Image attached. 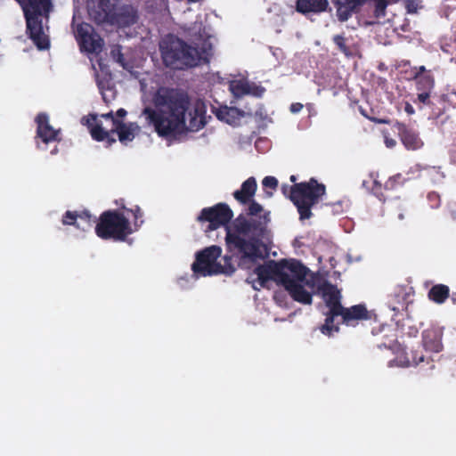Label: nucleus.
Segmentation results:
<instances>
[{
  "label": "nucleus",
  "instance_id": "f257e3e1",
  "mask_svg": "<svg viewBox=\"0 0 456 456\" xmlns=\"http://www.w3.org/2000/svg\"><path fill=\"white\" fill-rule=\"evenodd\" d=\"M152 102L155 109L145 107L142 115L160 136H170L183 130L199 131L205 125L197 110L193 114L189 112L190 119L186 124L191 101L188 94L181 89L160 87L154 94Z\"/></svg>",
  "mask_w": 456,
  "mask_h": 456
},
{
  "label": "nucleus",
  "instance_id": "f03ea898",
  "mask_svg": "<svg viewBox=\"0 0 456 456\" xmlns=\"http://www.w3.org/2000/svg\"><path fill=\"white\" fill-rule=\"evenodd\" d=\"M268 222V214L250 218L240 214L230 226H226L224 240L229 255L224 256H230L231 263L232 258H237L240 265L263 258L260 239L266 232Z\"/></svg>",
  "mask_w": 456,
  "mask_h": 456
},
{
  "label": "nucleus",
  "instance_id": "7ed1b4c3",
  "mask_svg": "<svg viewBox=\"0 0 456 456\" xmlns=\"http://www.w3.org/2000/svg\"><path fill=\"white\" fill-rule=\"evenodd\" d=\"M159 51L164 65L172 69L184 70L207 61L204 48L192 46L174 35L161 40Z\"/></svg>",
  "mask_w": 456,
  "mask_h": 456
},
{
  "label": "nucleus",
  "instance_id": "20e7f679",
  "mask_svg": "<svg viewBox=\"0 0 456 456\" xmlns=\"http://www.w3.org/2000/svg\"><path fill=\"white\" fill-rule=\"evenodd\" d=\"M282 193L295 205L301 221L312 217V208L322 200L326 193V186L312 177L307 182H301L291 186L283 184Z\"/></svg>",
  "mask_w": 456,
  "mask_h": 456
},
{
  "label": "nucleus",
  "instance_id": "39448f33",
  "mask_svg": "<svg viewBox=\"0 0 456 456\" xmlns=\"http://www.w3.org/2000/svg\"><path fill=\"white\" fill-rule=\"evenodd\" d=\"M307 267L296 259L268 260L263 265H257L254 270L261 288H265L270 281L282 286L289 273L297 278H302L307 274Z\"/></svg>",
  "mask_w": 456,
  "mask_h": 456
},
{
  "label": "nucleus",
  "instance_id": "423d86ee",
  "mask_svg": "<svg viewBox=\"0 0 456 456\" xmlns=\"http://www.w3.org/2000/svg\"><path fill=\"white\" fill-rule=\"evenodd\" d=\"M95 233L102 240L125 241L133 233L129 219L118 209L103 211L95 225Z\"/></svg>",
  "mask_w": 456,
  "mask_h": 456
},
{
  "label": "nucleus",
  "instance_id": "0eeeda50",
  "mask_svg": "<svg viewBox=\"0 0 456 456\" xmlns=\"http://www.w3.org/2000/svg\"><path fill=\"white\" fill-rule=\"evenodd\" d=\"M222 254V248L219 246L212 245L204 248L196 254L195 262L191 265L194 273L201 276L214 274L232 275L236 267L231 263L230 256H224V264L216 260Z\"/></svg>",
  "mask_w": 456,
  "mask_h": 456
},
{
  "label": "nucleus",
  "instance_id": "6e6552de",
  "mask_svg": "<svg viewBox=\"0 0 456 456\" xmlns=\"http://www.w3.org/2000/svg\"><path fill=\"white\" fill-rule=\"evenodd\" d=\"M96 115H92V119L95 124L88 122L90 134L96 142H105L107 147L116 142V139L113 136L114 134H118V140L122 144L126 145L127 142H132L135 135L141 131V127L136 122L125 123L123 120L115 121L116 126H111L108 130L102 126V123L96 122Z\"/></svg>",
  "mask_w": 456,
  "mask_h": 456
},
{
  "label": "nucleus",
  "instance_id": "1a4fd4ad",
  "mask_svg": "<svg viewBox=\"0 0 456 456\" xmlns=\"http://www.w3.org/2000/svg\"><path fill=\"white\" fill-rule=\"evenodd\" d=\"M320 292L329 310L324 314L326 318L324 323L319 327L320 331L328 337L338 333L340 330L339 323H335V318L338 317L339 311L343 306L341 304V292L336 285L330 282H324L320 287Z\"/></svg>",
  "mask_w": 456,
  "mask_h": 456
},
{
  "label": "nucleus",
  "instance_id": "9d476101",
  "mask_svg": "<svg viewBox=\"0 0 456 456\" xmlns=\"http://www.w3.org/2000/svg\"><path fill=\"white\" fill-rule=\"evenodd\" d=\"M339 21H346L354 13H357L365 4L373 5V15L376 19L384 18L389 4L387 0H331Z\"/></svg>",
  "mask_w": 456,
  "mask_h": 456
},
{
  "label": "nucleus",
  "instance_id": "9b49d317",
  "mask_svg": "<svg viewBox=\"0 0 456 456\" xmlns=\"http://www.w3.org/2000/svg\"><path fill=\"white\" fill-rule=\"evenodd\" d=\"M233 212L226 203H217L213 207L201 209L197 220L208 223L207 232L214 231L221 226H230Z\"/></svg>",
  "mask_w": 456,
  "mask_h": 456
},
{
  "label": "nucleus",
  "instance_id": "f8f14e48",
  "mask_svg": "<svg viewBox=\"0 0 456 456\" xmlns=\"http://www.w3.org/2000/svg\"><path fill=\"white\" fill-rule=\"evenodd\" d=\"M257 183L255 177H248L244 181L240 190L233 192L234 199L241 205H248L246 213L244 214L248 218L258 217L263 216L264 208L262 205L254 200Z\"/></svg>",
  "mask_w": 456,
  "mask_h": 456
},
{
  "label": "nucleus",
  "instance_id": "ddd939ff",
  "mask_svg": "<svg viewBox=\"0 0 456 456\" xmlns=\"http://www.w3.org/2000/svg\"><path fill=\"white\" fill-rule=\"evenodd\" d=\"M27 34L39 50L48 49L50 42L48 37L44 33L41 16L31 15L26 12Z\"/></svg>",
  "mask_w": 456,
  "mask_h": 456
},
{
  "label": "nucleus",
  "instance_id": "4468645a",
  "mask_svg": "<svg viewBox=\"0 0 456 456\" xmlns=\"http://www.w3.org/2000/svg\"><path fill=\"white\" fill-rule=\"evenodd\" d=\"M37 123L36 143L38 149H43L40 142L48 144L59 141V130L54 129L49 123V117L46 113L37 114L35 119Z\"/></svg>",
  "mask_w": 456,
  "mask_h": 456
},
{
  "label": "nucleus",
  "instance_id": "2eb2a0df",
  "mask_svg": "<svg viewBox=\"0 0 456 456\" xmlns=\"http://www.w3.org/2000/svg\"><path fill=\"white\" fill-rule=\"evenodd\" d=\"M305 276L306 274L302 278H297L289 273L282 287H284L295 301L304 305H311L313 295L308 292L302 284L305 280Z\"/></svg>",
  "mask_w": 456,
  "mask_h": 456
},
{
  "label": "nucleus",
  "instance_id": "dca6fc26",
  "mask_svg": "<svg viewBox=\"0 0 456 456\" xmlns=\"http://www.w3.org/2000/svg\"><path fill=\"white\" fill-rule=\"evenodd\" d=\"M393 128L397 132L402 143L407 150L416 151L423 146V142L415 129L399 121L394 123Z\"/></svg>",
  "mask_w": 456,
  "mask_h": 456
},
{
  "label": "nucleus",
  "instance_id": "f3484780",
  "mask_svg": "<svg viewBox=\"0 0 456 456\" xmlns=\"http://www.w3.org/2000/svg\"><path fill=\"white\" fill-rule=\"evenodd\" d=\"M87 10L90 18L97 24L109 21L112 5L110 0H88Z\"/></svg>",
  "mask_w": 456,
  "mask_h": 456
},
{
  "label": "nucleus",
  "instance_id": "a211bd4d",
  "mask_svg": "<svg viewBox=\"0 0 456 456\" xmlns=\"http://www.w3.org/2000/svg\"><path fill=\"white\" fill-rule=\"evenodd\" d=\"M338 316L342 319V323L346 326H355L361 321L369 320L370 313L365 305L359 304L350 307L342 306Z\"/></svg>",
  "mask_w": 456,
  "mask_h": 456
},
{
  "label": "nucleus",
  "instance_id": "6ab92c4d",
  "mask_svg": "<svg viewBox=\"0 0 456 456\" xmlns=\"http://www.w3.org/2000/svg\"><path fill=\"white\" fill-rule=\"evenodd\" d=\"M443 330L437 327H431L422 333L423 346L427 351L439 353L443 349Z\"/></svg>",
  "mask_w": 456,
  "mask_h": 456
},
{
  "label": "nucleus",
  "instance_id": "aec40b11",
  "mask_svg": "<svg viewBox=\"0 0 456 456\" xmlns=\"http://www.w3.org/2000/svg\"><path fill=\"white\" fill-rule=\"evenodd\" d=\"M410 294L404 287H396L387 298L388 307L395 312V314L407 309Z\"/></svg>",
  "mask_w": 456,
  "mask_h": 456
},
{
  "label": "nucleus",
  "instance_id": "412c9836",
  "mask_svg": "<svg viewBox=\"0 0 456 456\" xmlns=\"http://www.w3.org/2000/svg\"><path fill=\"white\" fill-rule=\"evenodd\" d=\"M328 6V0H297L296 2L297 12L303 14L325 12Z\"/></svg>",
  "mask_w": 456,
  "mask_h": 456
},
{
  "label": "nucleus",
  "instance_id": "4be33fe9",
  "mask_svg": "<svg viewBox=\"0 0 456 456\" xmlns=\"http://www.w3.org/2000/svg\"><path fill=\"white\" fill-rule=\"evenodd\" d=\"M216 115L219 120L224 121L232 126H237L241 118L244 117V112L235 107L224 106L217 110Z\"/></svg>",
  "mask_w": 456,
  "mask_h": 456
},
{
  "label": "nucleus",
  "instance_id": "5701e85b",
  "mask_svg": "<svg viewBox=\"0 0 456 456\" xmlns=\"http://www.w3.org/2000/svg\"><path fill=\"white\" fill-rule=\"evenodd\" d=\"M380 331L384 333V335L382 337L384 338V341L378 344V347L380 349L381 348H387V349H390V350L395 349L397 346L396 330L395 329L391 328L390 326H382Z\"/></svg>",
  "mask_w": 456,
  "mask_h": 456
},
{
  "label": "nucleus",
  "instance_id": "b1692460",
  "mask_svg": "<svg viewBox=\"0 0 456 456\" xmlns=\"http://www.w3.org/2000/svg\"><path fill=\"white\" fill-rule=\"evenodd\" d=\"M428 296L431 301L443 304L450 296V289L447 285L436 284L429 289Z\"/></svg>",
  "mask_w": 456,
  "mask_h": 456
},
{
  "label": "nucleus",
  "instance_id": "393cba45",
  "mask_svg": "<svg viewBox=\"0 0 456 456\" xmlns=\"http://www.w3.org/2000/svg\"><path fill=\"white\" fill-rule=\"evenodd\" d=\"M396 185V180L395 178H389L384 186L377 180H374L373 185L371 188L372 194L377 197L380 201L385 202L387 200V196L384 194L383 191L393 190Z\"/></svg>",
  "mask_w": 456,
  "mask_h": 456
},
{
  "label": "nucleus",
  "instance_id": "a878e982",
  "mask_svg": "<svg viewBox=\"0 0 456 456\" xmlns=\"http://www.w3.org/2000/svg\"><path fill=\"white\" fill-rule=\"evenodd\" d=\"M84 38L80 40L81 48L88 53H96L102 50L101 38H97L95 35H84Z\"/></svg>",
  "mask_w": 456,
  "mask_h": 456
},
{
  "label": "nucleus",
  "instance_id": "bb28decb",
  "mask_svg": "<svg viewBox=\"0 0 456 456\" xmlns=\"http://www.w3.org/2000/svg\"><path fill=\"white\" fill-rule=\"evenodd\" d=\"M417 92H433L435 88V77L432 74L413 77Z\"/></svg>",
  "mask_w": 456,
  "mask_h": 456
},
{
  "label": "nucleus",
  "instance_id": "cd10ccee",
  "mask_svg": "<svg viewBox=\"0 0 456 456\" xmlns=\"http://www.w3.org/2000/svg\"><path fill=\"white\" fill-rule=\"evenodd\" d=\"M430 110V116L434 118H439L441 116L445 114L449 106L447 102H440V95L433 97V100L428 106Z\"/></svg>",
  "mask_w": 456,
  "mask_h": 456
},
{
  "label": "nucleus",
  "instance_id": "c85d7f7f",
  "mask_svg": "<svg viewBox=\"0 0 456 456\" xmlns=\"http://www.w3.org/2000/svg\"><path fill=\"white\" fill-rule=\"evenodd\" d=\"M229 88L235 97H241L248 94V82L232 81Z\"/></svg>",
  "mask_w": 456,
  "mask_h": 456
},
{
  "label": "nucleus",
  "instance_id": "c756f323",
  "mask_svg": "<svg viewBox=\"0 0 456 456\" xmlns=\"http://www.w3.org/2000/svg\"><path fill=\"white\" fill-rule=\"evenodd\" d=\"M426 359L427 358L424 355L422 350H411L409 354H407V361L404 366H417L421 362H424Z\"/></svg>",
  "mask_w": 456,
  "mask_h": 456
},
{
  "label": "nucleus",
  "instance_id": "7c9ffc66",
  "mask_svg": "<svg viewBox=\"0 0 456 456\" xmlns=\"http://www.w3.org/2000/svg\"><path fill=\"white\" fill-rule=\"evenodd\" d=\"M61 222L64 225H74L77 228H81L80 223L77 222V212L76 211H66L62 216Z\"/></svg>",
  "mask_w": 456,
  "mask_h": 456
},
{
  "label": "nucleus",
  "instance_id": "2f4dec72",
  "mask_svg": "<svg viewBox=\"0 0 456 456\" xmlns=\"http://www.w3.org/2000/svg\"><path fill=\"white\" fill-rule=\"evenodd\" d=\"M440 102H447L449 107L456 109V88L440 94Z\"/></svg>",
  "mask_w": 456,
  "mask_h": 456
},
{
  "label": "nucleus",
  "instance_id": "473e14b6",
  "mask_svg": "<svg viewBox=\"0 0 456 456\" xmlns=\"http://www.w3.org/2000/svg\"><path fill=\"white\" fill-rule=\"evenodd\" d=\"M332 40L341 53L346 56L351 54L350 49L346 45V39L343 35H335Z\"/></svg>",
  "mask_w": 456,
  "mask_h": 456
},
{
  "label": "nucleus",
  "instance_id": "72a5a7b5",
  "mask_svg": "<svg viewBox=\"0 0 456 456\" xmlns=\"http://www.w3.org/2000/svg\"><path fill=\"white\" fill-rule=\"evenodd\" d=\"M431 94H432V92H428V91L417 92V94H416L417 97L413 101L414 103L420 104V106H419L420 109L424 106L428 107L429 105V103L431 102V101L433 100V98L431 97Z\"/></svg>",
  "mask_w": 456,
  "mask_h": 456
},
{
  "label": "nucleus",
  "instance_id": "f704fd0d",
  "mask_svg": "<svg viewBox=\"0 0 456 456\" xmlns=\"http://www.w3.org/2000/svg\"><path fill=\"white\" fill-rule=\"evenodd\" d=\"M77 220L83 221L86 224V228H90L96 222L95 217L86 210L77 213Z\"/></svg>",
  "mask_w": 456,
  "mask_h": 456
},
{
  "label": "nucleus",
  "instance_id": "c9c22d12",
  "mask_svg": "<svg viewBox=\"0 0 456 456\" xmlns=\"http://www.w3.org/2000/svg\"><path fill=\"white\" fill-rule=\"evenodd\" d=\"M110 54L116 62L120 64L122 67H125V58L121 52L120 45H116L115 47H113L110 51Z\"/></svg>",
  "mask_w": 456,
  "mask_h": 456
},
{
  "label": "nucleus",
  "instance_id": "e433bc0d",
  "mask_svg": "<svg viewBox=\"0 0 456 456\" xmlns=\"http://www.w3.org/2000/svg\"><path fill=\"white\" fill-rule=\"evenodd\" d=\"M123 209H125L126 212H131L133 214L134 226L137 227L142 224V222H143L142 220H140V223H138L139 219H141L142 217V212L138 206H135L134 208H126L123 207Z\"/></svg>",
  "mask_w": 456,
  "mask_h": 456
},
{
  "label": "nucleus",
  "instance_id": "4c0bfd02",
  "mask_svg": "<svg viewBox=\"0 0 456 456\" xmlns=\"http://www.w3.org/2000/svg\"><path fill=\"white\" fill-rule=\"evenodd\" d=\"M265 92V88L255 83H248V94L256 97H262Z\"/></svg>",
  "mask_w": 456,
  "mask_h": 456
},
{
  "label": "nucleus",
  "instance_id": "58836bf2",
  "mask_svg": "<svg viewBox=\"0 0 456 456\" xmlns=\"http://www.w3.org/2000/svg\"><path fill=\"white\" fill-rule=\"evenodd\" d=\"M428 200L432 208H437L440 207L441 199L440 195L436 191H431L428 194Z\"/></svg>",
  "mask_w": 456,
  "mask_h": 456
},
{
  "label": "nucleus",
  "instance_id": "ea45409f",
  "mask_svg": "<svg viewBox=\"0 0 456 456\" xmlns=\"http://www.w3.org/2000/svg\"><path fill=\"white\" fill-rule=\"evenodd\" d=\"M262 184L265 188L276 190L278 187V180L274 176H265L262 181Z\"/></svg>",
  "mask_w": 456,
  "mask_h": 456
},
{
  "label": "nucleus",
  "instance_id": "a19ab883",
  "mask_svg": "<svg viewBox=\"0 0 456 456\" xmlns=\"http://www.w3.org/2000/svg\"><path fill=\"white\" fill-rule=\"evenodd\" d=\"M405 7L408 12L415 13L419 8V3L418 0H406Z\"/></svg>",
  "mask_w": 456,
  "mask_h": 456
},
{
  "label": "nucleus",
  "instance_id": "79ce46f5",
  "mask_svg": "<svg viewBox=\"0 0 456 456\" xmlns=\"http://www.w3.org/2000/svg\"><path fill=\"white\" fill-rule=\"evenodd\" d=\"M77 37L79 39H83L85 37L84 35H89L91 34L88 30V25L87 24H81L77 28Z\"/></svg>",
  "mask_w": 456,
  "mask_h": 456
},
{
  "label": "nucleus",
  "instance_id": "37998d69",
  "mask_svg": "<svg viewBox=\"0 0 456 456\" xmlns=\"http://www.w3.org/2000/svg\"><path fill=\"white\" fill-rule=\"evenodd\" d=\"M101 118H104L105 120H110L111 122V126H116L115 121H121L120 119L115 118L113 111L102 114Z\"/></svg>",
  "mask_w": 456,
  "mask_h": 456
},
{
  "label": "nucleus",
  "instance_id": "c03bdc74",
  "mask_svg": "<svg viewBox=\"0 0 456 456\" xmlns=\"http://www.w3.org/2000/svg\"><path fill=\"white\" fill-rule=\"evenodd\" d=\"M412 72H413V77L425 76L427 74H431L430 71H428L426 69L425 66L415 67L414 69L412 70Z\"/></svg>",
  "mask_w": 456,
  "mask_h": 456
},
{
  "label": "nucleus",
  "instance_id": "a18cd8bd",
  "mask_svg": "<svg viewBox=\"0 0 456 456\" xmlns=\"http://www.w3.org/2000/svg\"><path fill=\"white\" fill-rule=\"evenodd\" d=\"M302 109H303V104L300 102H294L289 107V110L292 113H298L299 111L302 110Z\"/></svg>",
  "mask_w": 456,
  "mask_h": 456
},
{
  "label": "nucleus",
  "instance_id": "49530a36",
  "mask_svg": "<svg viewBox=\"0 0 456 456\" xmlns=\"http://www.w3.org/2000/svg\"><path fill=\"white\" fill-rule=\"evenodd\" d=\"M385 143L387 147L393 148L396 145V141L393 138H389L386 134H384Z\"/></svg>",
  "mask_w": 456,
  "mask_h": 456
},
{
  "label": "nucleus",
  "instance_id": "de8ad7c7",
  "mask_svg": "<svg viewBox=\"0 0 456 456\" xmlns=\"http://www.w3.org/2000/svg\"><path fill=\"white\" fill-rule=\"evenodd\" d=\"M127 114V111L123 109V108H120L117 110L116 114H115V118L122 120V118H124Z\"/></svg>",
  "mask_w": 456,
  "mask_h": 456
},
{
  "label": "nucleus",
  "instance_id": "09e8293b",
  "mask_svg": "<svg viewBox=\"0 0 456 456\" xmlns=\"http://www.w3.org/2000/svg\"><path fill=\"white\" fill-rule=\"evenodd\" d=\"M404 111L408 114V115H412L415 113V110L413 108V106L409 103V102H405V105H404Z\"/></svg>",
  "mask_w": 456,
  "mask_h": 456
},
{
  "label": "nucleus",
  "instance_id": "8fccbe9b",
  "mask_svg": "<svg viewBox=\"0 0 456 456\" xmlns=\"http://www.w3.org/2000/svg\"><path fill=\"white\" fill-rule=\"evenodd\" d=\"M372 120L378 124H389L390 120L387 118H372Z\"/></svg>",
  "mask_w": 456,
  "mask_h": 456
},
{
  "label": "nucleus",
  "instance_id": "3c124183",
  "mask_svg": "<svg viewBox=\"0 0 456 456\" xmlns=\"http://www.w3.org/2000/svg\"><path fill=\"white\" fill-rule=\"evenodd\" d=\"M297 176L294 175H290V177H289L290 182L293 183L294 184L297 183Z\"/></svg>",
  "mask_w": 456,
  "mask_h": 456
},
{
  "label": "nucleus",
  "instance_id": "603ef678",
  "mask_svg": "<svg viewBox=\"0 0 456 456\" xmlns=\"http://www.w3.org/2000/svg\"><path fill=\"white\" fill-rule=\"evenodd\" d=\"M387 1L389 4H395V3L398 2L399 0H387Z\"/></svg>",
  "mask_w": 456,
  "mask_h": 456
},
{
  "label": "nucleus",
  "instance_id": "864d4df0",
  "mask_svg": "<svg viewBox=\"0 0 456 456\" xmlns=\"http://www.w3.org/2000/svg\"><path fill=\"white\" fill-rule=\"evenodd\" d=\"M56 152H57V148L55 147V148L51 151V153H52V154H55Z\"/></svg>",
  "mask_w": 456,
  "mask_h": 456
},
{
  "label": "nucleus",
  "instance_id": "5fc2aeb1",
  "mask_svg": "<svg viewBox=\"0 0 456 456\" xmlns=\"http://www.w3.org/2000/svg\"><path fill=\"white\" fill-rule=\"evenodd\" d=\"M398 217H399V219H403V214H399Z\"/></svg>",
  "mask_w": 456,
  "mask_h": 456
},
{
  "label": "nucleus",
  "instance_id": "6e6d98bb",
  "mask_svg": "<svg viewBox=\"0 0 456 456\" xmlns=\"http://www.w3.org/2000/svg\"><path fill=\"white\" fill-rule=\"evenodd\" d=\"M260 142H261V141L259 140V141H257V142H256V147H257V146H258V143H259Z\"/></svg>",
  "mask_w": 456,
  "mask_h": 456
}]
</instances>
